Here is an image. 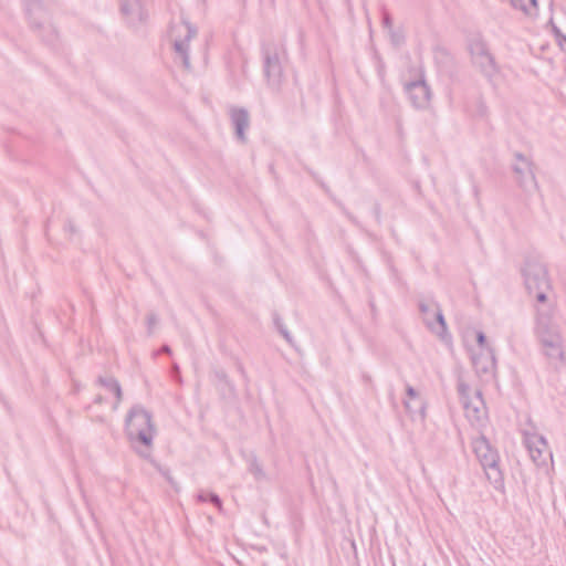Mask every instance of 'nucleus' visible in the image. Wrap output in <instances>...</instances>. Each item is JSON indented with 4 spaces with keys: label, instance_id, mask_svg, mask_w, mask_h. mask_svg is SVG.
Segmentation results:
<instances>
[{
    "label": "nucleus",
    "instance_id": "1",
    "mask_svg": "<svg viewBox=\"0 0 566 566\" xmlns=\"http://www.w3.org/2000/svg\"><path fill=\"white\" fill-rule=\"evenodd\" d=\"M125 430L133 449L139 457L148 459L156 436L151 413L140 405L132 407L125 419Z\"/></svg>",
    "mask_w": 566,
    "mask_h": 566
},
{
    "label": "nucleus",
    "instance_id": "2",
    "mask_svg": "<svg viewBox=\"0 0 566 566\" xmlns=\"http://www.w3.org/2000/svg\"><path fill=\"white\" fill-rule=\"evenodd\" d=\"M472 449L490 483L496 490L503 489L504 478L499 465L500 455L497 450L491 446L484 436H479L472 440Z\"/></svg>",
    "mask_w": 566,
    "mask_h": 566
},
{
    "label": "nucleus",
    "instance_id": "3",
    "mask_svg": "<svg viewBox=\"0 0 566 566\" xmlns=\"http://www.w3.org/2000/svg\"><path fill=\"white\" fill-rule=\"evenodd\" d=\"M472 65L486 78L493 83L500 74V66L491 53L488 43L480 35L472 36L468 44Z\"/></svg>",
    "mask_w": 566,
    "mask_h": 566
},
{
    "label": "nucleus",
    "instance_id": "4",
    "mask_svg": "<svg viewBox=\"0 0 566 566\" xmlns=\"http://www.w3.org/2000/svg\"><path fill=\"white\" fill-rule=\"evenodd\" d=\"M525 286L537 304L548 303L546 292L549 290V280L544 264L537 261H527L523 268Z\"/></svg>",
    "mask_w": 566,
    "mask_h": 566
},
{
    "label": "nucleus",
    "instance_id": "5",
    "mask_svg": "<svg viewBox=\"0 0 566 566\" xmlns=\"http://www.w3.org/2000/svg\"><path fill=\"white\" fill-rule=\"evenodd\" d=\"M458 392L467 419L474 426H483L488 419L485 402L480 390L471 392V388L463 381L458 384Z\"/></svg>",
    "mask_w": 566,
    "mask_h": 566
},
{
    "label": "nucleus",
    "instance_id": "6",
    "mask_svg": "<svg viewBox=\"0 0 566 566\" xmlns=\"http://www.w3.org/2000/svg\"><path fill=\"white\" fill-rule=\"evenodd\" d=\"M535 312L534 335L537 340L563 336L552 303L536 304Z\"/></svg>",
    "mask_w": 566,
    "mask_h": 566
},
{
    "label": "nucleus",
    "instance_id": "7",
    "mask_svg": "<svg viewBox=\"0 0 566 566\" xmlns=\"http://www.w3.org/2000/svg\"><path fill=\"white\" fill-rule=\"evenodd\" d=\"M25 12L32 29L39 33L48 42H53L56 32L50 22V13L41 0H28L25 3Z\"/></svg>",
    "mask_w": 566,
    "mask_h": 566
},
{
    "label": "nucleus",
    "instance_id": "8",
    "mask_svg": "<svg viewBox=\"0 0 566 566\" xmlns=\"http://www.w3.org/2000/svg\"><path fill=\"white\" fill-rule=\"evenodd\" d=\"M175 53L186 69L190 67L189 41L197 35V29L187 21L172 24L170 29Z\"/></svg>",
    "mask_w": 566,
    "mask_h": 566
},
{
    "label": "nucleus",
    "instance_id": "9",
    "mask_svg": "<svg viewBox=\"0 0 566 566\" xmlns=\"http://www.w3.org/2000/svg\"><path fill=\"white\" fill-rule=\"evenodd\" d=\"M524 444L532 461L537 467L546 465L547 461L553 459L552 451L544 436L536 432H524Z\"/></svg>",
    "mask_w": 566,
    "mask_h": 566
},
{
    "label": "nucleus",
    "instance_id": "10",
    "mask_svg": "<svg viewBox=\"0 0 566 566\" xmlns=\"http://www.w3.org/2000/svg\"><path fill=\"white\" fill-rule=\"evenodd\" d=\"M537 342L549 367L555 371H558L566 360L564 337L560 336L549 339H541Z\"/></svg>",
    "mask_w": 566,
    "mask_h": 566
},
{
    "label": "nucleus",
    "instance_id": "11",
    "mask_svg": "<svg viewBox=\"0 0 566 566\" xmlns=\"http://www.w3.org/2000/svg\"><path fill=\"white\" fill-rule=\"evenodd\" d=\"M513 171L515 174L516 181L524 190L530 191L537 188L533 164L521 153L515 154Z\"/></svg>",
    "mask_w": 566,
    "mask_h": 566
},
{
    "label": "nucleus",
    "instance_id": "12",
    "mask_svg": "<svg viewBox=\"0 0 566 566\" xmlns=\"http://www.w3.org/2000/svg\"><path fill=\"white\" fill-rule=\"evenodd\" d=\"M264 75L271 88L277 91L281 87L283 67L281 57L276 51H264Z\"/></svg>",
    "mask_w": 566,
    "mask_h": 566
},
{
    "label": "nucleus",
    "instance_id": "13",
    "mask_svg": "<svg viewBox=\"0 0 566 566\" xmlns=\"http://www.w3.org/2000/svg\"><path fill=\"white\" fill-rule=\"evenodd\" d=\"M419 310L428 328L441 336L446 332L447 325L439 305L433 301L420 302Z\"/></svg>",
    "mask_w": 566,
    "mask_h": 566
},
{
    "label": "nucleus",
    "instance_id": "14",
    "mask_svg": "<svg viewBox=\"0 0 566 566\" xmlns=\"http://www.w3.org/2000/svg\"><path fill=\"white\" fill-rule=\"evenodd\" d=\"M119 6L120 12L129 25L142 24L148 17L145 0H119Z\"/></svg>",
    "mask_w": 566,
    "mask_h": 566
},
{
    "label": "nucleus",
    "instance_id": "15",
    "mask_svg": "<svg viewBox=\"0 0 566 566\" xmlns=\"http://www.w3.org/2000/svg\"><path fill=\"white\" fill-rule=\"evenodd\" d=\"M405 91L413 107L424 109L429 106L431 91L423 80L407 83L405 85Z\"/></svg>",
    "mask_w": 566,
    "mask_h": 566
},
{
    "label": "nucleus",
    "instance_id": "16",
    "mask_svg": "<svg viewBox=\"0 0 566 566\" xmlns=\"http://www.w3.org/2000/svg\"><path fill=\"white\" fill-rule=\"evenodd\" d=\"M230 118L237 138L242 143L245 142V132L250 126L249 112L245 108L233 107L230 109Z\"/></svg>",
    "mask_w": 566,
    "mask_h": 566
},
{
    "label": "nucleus",
    "instance_id": "17",
    "mask_svg": "<svg viewBox=\"0 0 566 566\" xmlns=\"http://www.w3.org/2000/svg\"><path fill=\"white\" fill-rule=\"evenodd\" d=\"M406 394L408 397V400L403 401L406 410L409 413L416 412V410L413 409L412 403H411V401H415V402H417V408L419 409L420 416L423 418L424 417V405H423V401L420 399L416 389L411 386H407Z\"/></svg>",
    "mask_w": 566,
    "mask_h": 566
},
{
    "label": "nucleus",
    "instance_id": "18",
    "mask_svg": "<svg viewBox=\"0 0 566 566\" xmlns=\"http://www.w3.org/2000/svg\"><path fill=\"white\" fill-rule=\"evenodd\" d=\"M198 502H210L213 506L217 507L219 512H222V501L218 494L207 491H200L197 494Z\"/></svg>",
    "mask_w": 566,
    "mask_h": 566
},
{
    "label": "nucleus",
    "instance_id": "19",
    "mask_svg": "<svg viewBox=\"0 0 566 566\" xmlns=\"http://www.w3.org/2000/svg\"><path fill=\"white\" fill-rule=\"evenodd\" d=\"M249 471L256 480H262L265 476V473L255 457H253L249 462Z\"/></svg>",
    "mask_w": 566,
    "mask_h": 566
},
{
    "label": "nucleus",
    "instance_id": "20",
    "mask_svg": "<svg viewBox=\"0 0 566 566\" xmlns=\"http://www.w3.org/2000/svg\"><path fill=\"white\" fill-rule=\"evenodd\" d=\"M476 340H478V344L481 346V348H485V349L488 350V353H489V355H490V357H489V364H490L491 366H493V365H494V363H495V357H494L493 350H492V349L488 346V344H486V337H485V335H484V333H483V332H478V334H476Z\"/></svg>",
    "mask_w": 566,
    "mask_h": 566
},
{
    "label": "nucleus",
    "instance_id": "21",
    "mask_svg": "<svg viewBox=\"0 0 566 566\" xmlns=\"http://www.w3.org/2000/svg\"><path fill=\"white\" fill-rule=\"evenodd\" d=\"M97 382L111 392L114 390L115 386L119 385L113 377H98Z\"/></svg>",
    "mask_w": 566,
    "mask_h": 566
},
{
    "label": "nucleus",
    "instance_id": "22",
    "mask_svg": "<svg viewBox=\"0 0 566 566\" xmlns=\"http://www.w3.org/2000/svg\"><path fill=\"white\" fill-rule=\"evenodd\" d=\"M476 117L486 118L489 115V108L483 99H479L476 103L475 114Z\"/></svg>",
    "mask_w": 566,
    "mask_h": 566
},
{
    "label": "nucleus",
    "instance_id": "23",
    "mask_svg": "<svg viewBox=\"0 0 566 566\" xmlns=\"http://www.w3.org/2000/svg\"><path fill=\"white\" fill-rule=\"evenodd\" d=\"M146 323H147L148 335H153L154 334V328H155V326L158 323L157 315L154 314V313H149L147 315Z\"/></svg>",
    "mask_w": 566,
    "mask_h": 566
},
{
    "label": "nucleus",
    "instance_id": "24",
    "mask_svg": "<svg viewBox=\"0 0 566 566\" xmlns=\"http://www.w3.org/2000/svg\"><path fill=\"white\" fill-rule=\"evenodd\" d=\"M116 398L115 403L113 405V410H117L122 399H123V391L120 385L115 386L114 390L112 391Z\"/></svg>",
    "mask_w": 566,
    "mask_h": 566
},
{
    "label": "nucleus",
    "instance_id": "25",
    "mask_svg": "<svg viewBox=\"0 0 566 566\" xmlns=\"http://www.w3.org/2000/svg\"><path fill=\"white\" fill-rule=\"evenodd\" d=\"M276 325H277L279 331H280V333L282 334V336H283V337H284L289 343H291V342H292V337H291V335H290L289 331H287L283 325L279 324V322H277V321H276Z\"/></svg>",
    "mask_w": 566,
    "mask_h": 566
},
{
    "label": "nucleus",
    "instance_id": "26",
    "mask_svg": "<svg viewBox=\"0 0 566 566\" xmlns=\"http://www.w3.org/2000/svg\"><path fill=\"white\" fill-rule=\"evenodd\" d=\"M382 24L388 30L392 29V20L388 13L384 14Z\"/></svg>",
    "mask_w": 566,
    "mask_h": 566
},
{
    "label": "nucleus",
    "instance_id": "27",
    "mask_svg": "<svg viewBox=\"0 0 566 566\" xmlns=\"http://www.w3.org/2000/svg\"><path fill=\"white\" fill-rule=\"evenodd\" d=\"M511 3L516 9L525 10L523 0H511Z\"/></svg>",
    "mask_w": 566,
    "mask_h": 566
},
{
    "label": "nucleus",
    "instance_id": "28",
    "mask_svg": "<svg viewBox=\"0 0 566 566\" xmlns=\"http://www.w3.org/2000/svg\"><path fill=\"white\" fill-rule=\"evenodd\" d=\"M556 36L558 39L559 44L566 43V35L563 34L559 30H556Z\"/></svg>",
    "mask_w": 566,
    "mask_h": 566
},
{
    "label": "nucleus",
    "instance_id": "29",
    "mask_svg": "<svg viewBox=\"0 0 566 566\" xmlns=\"http://www.w3.org/2000/svg\"><path fill=\"white\" fill-rule=\"evenodd\" d=\"M160 353H165V354L169 355V354H171V349H170V347L168 345H164L160 348Z\"/></svg>",
    "mask_w": 566,
    "mask_h": 566
},
{
    "label": "nucleus",
    "instance_id": "30",
    "mask_svg": "<svg viewBox=\"0 0 566 566\" xmlns=\"http://www.w3.org/2000/svg\"><path fill=\"white\" fill-rule=\"evenodd\" d=\"M391 40L395 44L400 43V38L397 34H395L394 32H391Z\"/></svg>",
    "mask_w": 566,
    "mask_h": 566
},
{
    "label": "nucleus",
    "instance_id": "31",
    "mask_svg": "<svg viewBox=\"0 0 566 566\" xmlns=\"http://www.w3.org/2000/svg\"><path fill=\"white\" fill-rule=\"evenodd\" d=\"M103 401H104V398L101 395H97L94 399V402L97 405L103 403Z\"/></svg>",
    "mask_w": 566,
    "mask_h": 566
},
{
    "label": "nucleus",
    "instance_id": "32",
    "mask_svg": "<svg viewBox=\"0 0 566 566\" xmlns=\"http://www.w3.org/2000/svg\"><path fill=\"white\" fill-rule=\"evenodd\" d=\"M174 370H175L176 373H178V371H179V367H178V365H176V364L174 365Z\"/></svg>",
    "mask_w": 566,
    "mask_h": 566
},
{
    "label": "nucleus",
    "instance_id": "33",
    "mask_svg": "<svg viewBox=\"0 0 566 566\" xmlns=\"http://www.w3.org/2000/svg\"><path fill=\"white\" fill-rule=\"evenodd\" d=\"M534 6H536V0H531Z\"/></svg>",
    "mask_w": 566,
    "mask_h": 566
}]
</instances>
